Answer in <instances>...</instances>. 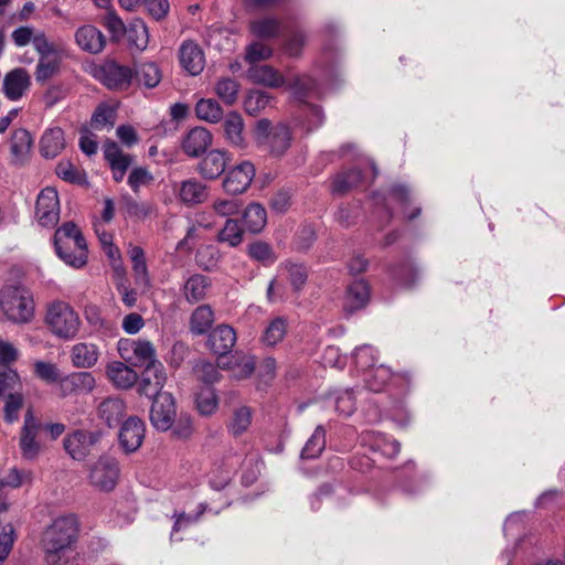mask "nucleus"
Returning a JSON list of instances; mask_svg holds the SVG:
<instances>
[{
  "label": "nucleus",
  "instance_id": "23",
  "mask_svg": "<svg viewBox=\"0 0 565 565\" xmlns=\"http://www.w3.org/2000/svg\"><path fill=\"white\" fill-rule=\"evenodd\" d=\"M76 44L85 52L97 54L106 44L104 34L94 25L87 24L78 28L75 32Z\"/></svg>",
  "mask_w": 565,
  "mask_h": 565
},
{
  "label": "nucleus",
  "instance_id": "32",
  "mask_svg": "<svg viewBox=\"0 0 565 565\" xmlns=\"http://www.w3.org/2000/svg\"><path fill=\"white\" fill-rule=\"evenodd\" d=\"M65 148L64 131L60 127L47 128L42 135L40 150L43 157L53 159Z\"/></svg>",
  "mask_w": 565,
  "mask_h": 565
},
{
  "label": "nucleus",
  "instance_id": "6",
  "mask_svg": "<svg viewBox=\"0 0 565 565\" xmlns=\"http://www.w3.org/2000/svg\"><path fill=\"white\" fill-rule=\"evenodd\" d=\"M94 76L107 88L116 92L128 90L135 81V70L116 61H106L95 70Z\"/></svg>",
  "mask_w": 565,
  "mask_h": 565
},
{
  "label": "nucleus",
  "instance_id": "26",
  "mask_svg": "<svg viewBox=\"0 0 565 565\" xmlns=\"http://www.w3.org/2000/svg\"><path fill=\"white\" fill-rule=\"evenodd\" d=\"M175 191L180 201L186 205L200 204L209 195L206 185L194 178L182 181Z\"/></svg>",
  "mask_w": 565,
  "mask_h": 565
},
{
  "label": "nucleus",
  "instance_id": "64",
  "mask_svg": "<svg viewBox=\"0 0 565 565\" xmlns=\"http://www.w3.org/2000/svg\"><path fill=\"white\" fill-rule=\"evenodd\" d=\"M22 405L23 396L20 392L9 394L4 404V420L9 424L17 422Z\"/></svg>",
  "mask_w": 565,
  "mask_h": 565
},
{
  "label": "nucleus",
  "instance_id": "44",
  "mask_svg": "<svg viewBox=\"0 0 565 565\" xmlns=\"http://www.w3.org/2000/svg\"><path fill=\"white\" fill-rule=\"evenodd\" d=\"M363 375L366 387L370 391L380 392L385 387L388 380L392 377V372L387 366L381 364L374 366Z\"/></svg>",
  "mask_w": 565,
  "mask_h": 565
},
{
  "label": "nucleus",
  "instance_id": "61",
  "mask_svg": "<svg viewBox=\"0 0 565 565\" xmlns=\"http://www.w3.org/2000/svg\"><path fill=\"white\" fill-rule=\"evenodd\" d=\"M153 181L152 173L142 167L134 168L128 175V184L135 193L140 191L141 186H147Z\"/></svg>",
  "mask_w": 565,
  "mask_h": 565
},
{
  "label": "nucleus",
  "instance_id": "3",
  "mask_svg": "<svg viewBox=\"0 0 565 565\" xmlns=\"http://www.w3.org/2000/svg\"><path fill=\"white\" fill-rule=\"evenodd\" d=\"M44 322L50 332L60 340H74L82 326L78 312L64 300H54L46 307Z\"/></svg>",
  "mask_w": 565,
  "mask_h": 565
},
{
  "label": "nucleus",
  "instance_id": "10",
  "mask_svg": "<svg viewBox=\"0 0 565 565\" xmlns=\"http://www.w3.org/2000/svg\"><path fill=\"white\" fill-rule=\"evenodd\" d=\"M255 172L254 164L248 160L228 169L223 180L224 191L232 195L245 192L249 188Z\"/></svg>",
  "mask_w": 565,
  "mask_h": 565
},
{
  "label": "nucleus",
  "instance_id": "33",
  "mask_svg": "<svg viewBox=\"0 0 565 565\" xmlns=\"http://www.w3.org/2000/svg\"><path fill=\"white\" fill-rule=\"evenodd\" d=\"M125 403L120 398H107L98 407L100 418L109 426L118 425L125 414Z\"/></svg>",
  "mask_w": 565,
  "mask_h": 565
},
{
  "label": "nucleus",
  "instance_id": "14",
  "mask_svg": "<svg viewBox=\"0 0 565 565\" xmlns=\"http://www.w3.org/2000/svg\"><path fill=\"white\" fill-rule=\"evenodd\" d=\"M96 385L94 375L89 372H74L60 380V395L65 397L70 395H81L90 393Z\"/></svg>",
  "mask_w": 565,
  "mask_h": 565
},
{
  "label": "nucleus",
  "instance_id": "1",
  "mask_svg": "<svg viewBox=\"0 0 565 565\" xmlns=\"http://www.w3.org/2000/svg\"><path fill=\"white\" fill-rule=\"evenodd\" d=\"M78 523L74 515L56 518L42 533L41 547L47 565H77L74 544Z\"/></svg>",
  "mask_w": 565,
  "mask_h": 565
},
{
  "label": "nucleus",
  "instance_id": "54",
  "mask_svg": "<svg viewBox=\"0 0 565 565\" xmlns=\"http://www.w3.org/2000/svg\"><path fill=\"white\" fill-rule=\"evenodd\" d=\"M352 359L355 366L365 374L367 371L375 366L376 350L371 345H361L356 348Z\"/></svg>",
  "mask_w": 565,
  "mask_h": 565
},
{
  "label": "nucleus",
  "instance_id": "31",
  "mask_svg": "<svg viewBox=\"0 0 565 565\" xmlns=\"http://www.w3.org/2000/svg\"><path fill=\"white\" fill-rule=\"evenodd\" d=\"M99 358V350L96 344L79 342L71 349L72 364L77 369L93 367Z\"/></svg>",
  "mask_w": 565,
  "mask_h": 565
},
{
  "label": "nucleus",
  "instance_id": "20",
  "mask_svg": "<svg viewBox=\"0 0 565 565\" xmlns=\"http://www.w3.org/2000/svg\"><path fill=\"white\" fill-rule=\"evenodd\" d=\"M180 64L190 75H199L205 66V56L202 49L193 41L182 43L179 50Z\"/></svg>",
  "mask_w": 565,
  "mask_h": 565
},
{
  "label": "nucleus",
  "instance_id": "35",
  "mask_svg": "<svg viewBox=\"0 0 565 565\" xmlns=\"http://www.w3.org/2000/svg\"><path fill=\"white\" fill-rule=\"evenodd\" d=\"M161 78L162 74L159 66L153 62H147L135 70L134 83L146 88H154L159 85Z\"/></svg>",
  "mask_w": 565,
  "mask_h": 565
},
{
  "label": "nucleus",
  "instance_id": "30",
  "mask_svg": "<svg viewBox=\"0 0 565 565\" xmlns=\"http://www.w3.org/2000/svg\"><path fill=\"white\" fill-rule=\"evenodd\" d=\"M211 285L210 277L202 274H193L184 281L182 292L186 301L195 303L206 297Z\"/></svg>",
  "mask_w": 565,
  "mask_h": 565
},
{
  "label": "nucleus",
  "instance_id": "62",
  "mask_svg": "<svg viewBox=\"0 0 565 565\" xmlns=\"http://www.w3.org/2000/svg\"><path fill=\"white\" fill-rule=\"evenodd\" d=\"M21 379L13 369H7L0 372V396L12 394L11 391L21 388Z\"/></svg>",
  "mask_w": 565,
  "mask_h": 565
},
{
  "label": "nucleus",
  "instance_id": "37",
  "mask_svg": "<svg viewBox=\"0 0 565 565\" xmlns=\"http://www.w3.org/2000/svg\"><path fill=\"white\" fill-rule=\"evenodd\" d=\"M126 35L129 45L136 47L138 51H143L148 46V28L141 19H135L129 23Z\"/></svg>",
  "mask_w": 565,
  "mask_h": 565
},
{
  "label": "nucleus",
  "instance_id": "36",
  "mask_svg": "<svg viewBox=\"0 0 565 565\" xmlns=\"http://www.w3.org/2000/svg\"><path fill=\"white\" fill-rule=\"evenodd\" d=\"M214 312L209 305L199 306L191 315L190 329L194 334H204L212 327Z\"/></svg>",
  "mask_w": 565,
  "mask_h": 565
},
{
  "label": "nucleus",
  "instance_id": "50",
  "mask_svg": "<svg viewBox=\"0 0 565 565\" xmlns=\"http://www.w3.org/2000/svg\"><path fill=\"white\" fill-rule=\"evenodd\" d=\"M362 179V174L360 170H350L348 172H343L338 174L331 185V191L333 194H343L356 186Z\"/></svg>",
  "mask_w": 565,
  "mask_h": 565
},
{
  "label": "nucleus",
  "instance_id": "42",
  "mask_svg": "<svg viewBox=\"0 0 565 565\" xmlns=\"http://www.w3.org/2000/svg\"><path fill=\"white\" fill-rule=\"evenodd\" d=\"M287 332V321L281 317L273 319L264 330L262 342L266 347H275L280 343Z\"/></svg>",
  "mask_w": 565,
  "mask_h": 565
},
{
  "label": "nucleus",
  "instance_id": "11",
  "mask_svg": "<svg viewBox=\"0 0 565 565\" xmlns=\"http://www.w3.org/2000/svg\"><path fill=\"white\" fill-rule=\"evenodd\" d=\"M174 398L169 393H162L153 398L150 409V420L158 430L166 431L170 429L175 420Z\"/></svg>",
  "mask_w": 565,
  "mask_h": 565
},
{
  "label": "nucleus",
  "instance_id": "28",
  "mask_svg": "<svg viewBox=\"0 0 565 565\" xmlns=\"http://www.w3.org/2000/svg\"><path fill=\"white\" fill-rule=\"evenodd\" d=\"M370 299V287L363 279L353 281L349 287L344 296L343 307L348 312L362 309L369 302Z\"/></svg>",
  "mask_w": 565,
  "mask_h": 565
},
{
  "label": "nucleus",
  "instance_id": "58",
  "mask_svg": "<svg viewBox=\"0 0 565 565\" xmlns=\"http://www.w3.org/2000/svg\"><path fill=\"white\" fill-rule=\"evenodd\" d=\"M220 260V254L214 246H203L198 249L195 262L204 270L214 269Z\"/></svg>",
  "mask_w": 565,
  "mask_h": 565
},
{
  "label": "nucleus",
  "instance_id": "27",
  "mask_svg": "<svg viewBox=\"0 0 565 565\" xmlns=\"http://www.w3.org/2000/svg\"><path fill=\"white\" fill-rule=\"evenodd\" d=\"M247 77L250 82L271 88H278L285 85V77L269 65H252L247 71Z\"/></svg>",
  "mask_w": 565,
  "mask_h": 565
},
{
  "label": "nucleus",
  "instance_id": "4",
  "mask_svg": "<svg viewBox=\"0 0 565 565\" xmlns=\"http://www.w3.org/2000/svg\"><path fill=\"white\" fill-rule=\"evenodd\" d=\"M0 309L11 322L28 323L34 317L33 296L29 290L21 287H3L0 290Z\"/></svg>",
  "mask_w": 565,
  "mask_h": 565
},
{
  "label": "nucleus",
  "instance_id": "63",
  "mask_svg": "<svg viewBox=\"0 0 565 565\" xmlns=\"http://www.w3.org/2000/svg\"><path fill=\"white\" fill-rule=\"evenodd\" d=\"M392 276L397 284L411 287L416 281L418 274L412 263H405L399 267L394 268L392 270Z\"/></svg>",
  "mask_w": 565,
  "mask_h": 565
},
{
  "label": "nucleus",
  "instance_id": "49",
  "mask_svg": "<svg viewBox=\"0 0 565 565\" xmlns=\"http://www.w3.org/2000/svg\"><path fill=\"white\" fill-rule=\"evenodd\" d=\"M239 84L231 77L220 78L215 84V94L226 105H233L237 100Z\"/></svg>",
  "mask_w": 565,
  "mask_h": 565
},
{
  "label": "nucleus",
  "instance_id": "43",
  "mask_svg": "<svg viewBox=\"0 0 565 565\" xmlns=\"http://www.w3.org/2000/svg\"><path fill=\"white\" fill-rule=\"evenodd\" d=\"M326 447V429L322 425L316 427L311 437L307 440L301 451V458L316 459Z\"/></svg>",
  "mask_w": 565,
  "mask_h": 565
},
{
  "label": "nucleus",
  "instance_id": "5",
  "mask_svg": "<svg viewBox=\"0 0 565 565\" xmlns=\"http://www.w3.org/2000/svg\"><path fill=\"white\" fill-rule=\"evenodd\" d=\"M254 140L259 150L280 157L290 147L291 132L284 124L273 126L268 119H260L254 130Z\"/></svg>",
  "mask_w": 565,
  "mask_h": 565
},
{
  "label": "nucleus",
  "instance_id": "56",
  "mask_svg": "<svg viewBox=\"0 0 565 565\" xmlns=\"http://www.w3.org/2000/svg\"><path fill=\"white\" fill-rule=\"evenodd\" d=\"M32 472L30 470H19L17 468L9 469L2 477H0L1 488H19L22 484L30 482Z\"/></svg>",
  "mask_w": 565,
  "mask_h": 565
},
{
  "label": "nucleus",
  "instance_id": "13",
  "mask_svg": "<svg viewBox=\"0 0 565 565\" xmlns=\"http://www.w3.org/2000/svg\"><path fill=\"white\" fill-rule=\"evenodd\" d=\"M213 142V136L204 127L190 129L182 138L181 149L191 158H198L206 152Z\"/></svg>",
  "mask_w": 565,
  "mask_h": 565
},
{
  "label": "nucleus",
  "instance_id": "12",
  "mask_svg": "<svg viewBox=\"0 0 565 565\" xmlns=\"http://www.w3.org/2000/svg\"><path fill=\"white\" fill-rule=\"evenodd\" d=\"M40 430V423L34 417L31 409L24 415V423L20 435V449L23 458L33 460L38 457L41 450L36 435Z\"/></svg>",
  "mask_w": 565,
  "mask_h": 565
},
{
  "label": "nucleus",
  "instance_id": "51",
  "mask_svg": "<svg viewBox=\"0 0 565 565\" xmlns=\"http://www.w3.org/2000/svg\"><path fill=\"white\" fill-rule=\"evenodd\" d=\"M408 198V190L404 185H395L392 188L388 198L385 199V205L388 206L393 203L398 204L402 209V213L404 214V216L412 220L420 213V210L416 207L413 212L408 213L406 211Z\"/></svg>",
  "mask_w": 565,
  "mask_h": 565
},
{
  "label": "nucleus",
  "instance_id": "52",
  "mask_svg": "<svg viewBox=\"0 0 565 565\" xmlns=\"http://www.w3.org/2000/svg\"><path fill=\"white\" fill-rule=\"evenodd\" d=\"M217 238L221 243H225L231 247L238 246L243 241V231L238 222L233 218H227Z\"/></svg>",
  "mask_w": 565,
  "mask_h": 565
},
{
  "label": "nucleus",
  "instance_id": "2",
  "mask_svg": "<svg viewBox=\"0 0 565 565\" xmlns=\"http://www.w3.org/2000/svg\"><path fill=\"white\" fill-rule=\"evenodd\" d=\"M57 256L73 268H82L87 263V245L74 223H65L54 234Z\"/></svg>",
  "mask_w": 565,
  "mask_h": 565
},
{
  "label": "nucleus",
  "instance_id": "34",
  "mask_svg": "<svg viewBox=\"0 0 565 565\" xmlns=\"http://www.w3.org/2000/svg\"><path fill=\"white\" fill-rule=\"evenodd\" d=\"M243 223L247 231L257 234L267 223V212L259 203L249 204L243 213Z\"/></svg>",
  "mask_w": 565,
  "mask_h": 565
},
{
  "label": "nucleus",
  "instance_id": "46",
  "mask_svg": "<svg viewBox=\"0 0 565 565\" xmlns=\"http://www.w3.org/2000/svg\"><path fill=\"white\" fill-rule=\"evenodd\" d=\"M222 367L231 369L237 379H245L254 372L255 362L252 356L235 354L230 358L227 363H223Z\"/></svg>",
  "mask_w": 565,
  "mask_h": 565
},
{
  "label": "nucleus",
  "instance_id": "17",
  "mask_svg": "<svg viewBox=\"0 0 565 565\" xmlns=\"http://www.w3.org/2000/svg\"><path fill=\"white\" fill-rule=\"evenodd\" d=\"M167 375L162 363H152L142 372L139 391L149 398L161 395L166 384Z\"/></svg>",
  "mask_w": 565,
  "mask_h": 565
},
{
  "label": "nucleus",
  "instance_id": "57",
  "mask_svg": "<svg viewBox=\"0 0 565 565\" xmlns=\"http://www.w3.org/2000/svg\"><path fill=\"white\" fill-rule=\"evenodd\" d=\"M280 270L287 271L288 279L296 291L305 286L308 274L302 265L288 262L280 266Z\"/></svg>",
  "mask_w": 565,
  "mask_h": 565
},
{
  "label": "nucleus",
  "instance_id": "55",
  "mask_svg": "<svg viewBox=\"0 0 565 565\" xmlns=\"http://www.w3.org/2000/svg\"><path fill=\"white\" fill-rule=\"evenodd\" d=\"M270 98L271 97L264 90L252 89L244 102L245 110L249 115L255 116L268 106Z\"/></svg>",
  "mask_w": 565,
  "mask_h": 565
},
{
  "label": "nucleus",
  "instance_id": "38",
  "mask_svg": "<svg viewBox=\"0 0 565 565\" xmlns=\"http://www.w3.org/2000/svg\"><path fill=\"white\" fill-rule=\"evenodd\" d=\"M328 402L333 405L334 411L344 417L352 415L355 411V396L353 391L343 390L332 393Z\"/></svg>",
  "mask_w": 565,
  "mask_h": 565
},
{
  "label": "nucleus",
  "instance_id": "16",
  "mask_svg": "<svg viewBox=\"0 0 565 565\" xmlns=\"http://www.w3.org/2000/svg\"><path fill=\"white\" fill-rule=\"evenodd\" d=\"M230 161L231 154L226 150L214 149L199 162L198 171L202 178L215 180L225 172Z\"/></svg>",
  "mask_w": 565,
  "mask_h": 565
},
{
  "label": "nucleus",
  "instance_id": "60",
  "mask_svg": "<svg viewBox=\"0 0 565 565\" xmlns=\"http://www.w3.org/2000/svg\"><path fill=\"white\" fill-rule=\"evenodd\" d=\"M248 255L263 264L270 265L275 263L276 256L273 248L265 242H255L248 246Z\"/></svg>",
  "mask_w": 565,
  "mask_h": 565
},
{
  "label": "nucleus",
  "instance_id": "18",
  "mask_svg": "<svg viewBox=\"0 0 565 565\" xmlns=\"http://www.w3.org/2000/svg\"><path fill=\"white\" fill-rule=\"evenodd\" d=\"M128 256L131 262V269L134 273L136 286L141 290L142 294L148 292L152 288V282L143 248L137 245H129Z\"/></svg>",
  "mask_w": 565,
  "mask_h": 565
},
{
  "label": "nucleus",
  "instance_id": "9",
  "mask_svg": "<svg viewBox=\"0 0 565 565\" xmlns=\"http://www.w3.org/2000/svg\"><path fill=\"white\" fill-rule=\"evenodd\" d=\"M35 216L43 227H53L57 224L60 220V200L54 188L47 186L39 193Z\"/></svg>",
  "mask_w": 565,
  "mask_h": 565
},
{
  "label": "nucleus",
  "instance_id": "7",
  "mask_svg": "<svg viewBox=\"0 0 565 565\" xmlns=\"http://www.w3.org/2000/svg\"><path fill=\"white\" fill-rule=\"evenodd\" d=\"M120 358L134 365L148 367L161 363L156 359V350L148 340L120 339L117 344Z\"/></svg>",
  "mask_w": 565,
  "mask_h": 565
},
{
  "label": "nucleus",
  "instance_id": "29",
  "mask_svg": "<svg viewBox=\"0 0 565 565\" xmlns=\"http://www.w3.org/2000/svg\"><path fill=\"white\" fill-rule=\"evenodd\" d=\"M224 134L227 142L237 149H246L247 141L244 136V120L236 113H230L224 120Z\"/></svg>",
  "mask_w": 565,
  "mask_h": 565
},
{
  "label": "nucleus",
  "instance_id": "40",
  "mask_svg": "<svg viewBox=\"0 0 565 565\" xmlns=\"http://www.w3.org/2000/svg\"><path fill=\"white\" fill-rule=\"evenodd\" d=\"M32 146V137L26 129L14 130L11 138V153L17 162H21L28 156Z\"/></svg>",
  "mask_w": 565,
  "mask_h": 565
},
{
  "label": "nucleus",
  "instance_id": "25",
  "mask_svg": "<svg viewBox=\"0 0 565 565\" xmlns=\"http://www.w3.org/2000/svg\"><path fill=\"white\" fill-rule=\"evenodd\" d=\"M107 379L121 390L130 388L138 380L137 372L121 361L109 362L106 366Z\"/></svg>",
  "mask_w": 565,
  "mask_h": 565
},
{
  "label": "nucleus",
  "instance_id": "59",
  "mask_svg": "<svg viewBox=\"0 0 565 565\" xmlns=\"http://www.w3.org/2000/svg\"><path fill=\"white\" fill-rule=\"evenodd\" d=\"M273 55V50L260 42H253L246 47L245 60L248 64L258 65V62L268 60Z\"/></svg>",
  "mask_w": 565,
  "mask_h": 565
},
{
  "label": "nucleus",
  "instance_id": "47",
  "mask_svg": "<svg viewBox=\"0 0 565 565\" xmlns=\"http://www.w3.org/2000/svg\"><path fill=\"white\" fill-rule=\"evenodd\" d=\"M250 33L259 39H270L280 31V22L274 18H263L250 22Z\"/></svg>",
  "mask_w": 565,
  "mask_h": 565
},
{
  "label": "nucleus",
  "instance_id": "8",
  "mask_svg": "<svg viewBox=\"0 0 565 565\" xmlns=\"http://www.w3.org/2000/svg\"><path fill=\"white\" fill-rule=\"evenodd\" d=\"M89 482L102 491H111L119 478L118 462L108 456L100 457L89 470Z\"/></svg>",
  "mask_w": 565,
  "mask_h": 565
},
{
  "label": "nucleus",
  "instance_id": "48",
  "mask_svg": "<svg viewBox=\"0 0 565 565\" xmlns=\"http://www.w3.org/2000/svg\"><path fill=\"white\" fill-rule=\"evenodd\" d=\"M252 424V409L247 406L236 408L227 424L228 431L234 436L244 434Z\"/></svg>",
  "mask_w": 565,
  "mask_h": 565
},
{
  "label": "nucleus",
  "instance_id": "53",
  "mask_svg": "<svg viewBox=\"0 0 565 565\" xmlns=\"http://www.w3.org/2000/svg\"><path fill=\"white\" fill-rule=\"evenodd\" d=\"M302 119L300 121L301 127L307 134L319 128L323 124V113L320 107L315 105H303L301 108Z\"/></svg>",
  "mask_w": 565,
  "mask_h": 565
},
{
  "label": "nucleus",
  "instance_id": "41",
  "mask_svg": "<svg viewBox=\"0 0 565 565\" xmlns=\"http://www.w3.org/2000/svg\"><path fill=\"white\" fill-rule=\"evenodd\" d=\"M195 114L201 120L216 124L223 117V109L216 100L202 98L195 105Z\"/></svg>",
  "mask_w": 565,
  "mask_h": 565
},
{
  "label": "nucleus",
  "instance_id": "24",
  "mask_svg": "<svg viewBox=\"0 0 565 565\" xmlns=\"http://www.w3.org/2000/svg\"><path fill=\"white\" fill-rule=\"evenodd\" d=\"M236 332L228 324H220L209 335V348L218 355L227 354L236 343Z\"/></svg>",
  "mask_w": 565,
  "mask_h": 565
},
{
  "label": "nucleus",
  "instance_id": "45",
  "mask_svg": "<svg viewBox=\"0 0 565 565\" xmlns=\"http://www.w3.org/2000/svg\"><path fill=\"white\" fill-rule=\"evenodd\" d=\"M196 408L204 416L212 415L218 406V398L210 385L202 387L195 396Z\"/></svg>",
  "mask_w": 565,
  "mask_h": 565
},
{
  "label": "nucleus",
  "instance_id": "15",
  "mask_svg": "<svg viewBox=\"0 0 565 565\" xmlns=\"http://www.w3.org/2000/svg\"><path fill=\"white\" fill-rule=\"evenodd\" d=\"M31 86V77L26 70L17 67L8 72L2 82L4 96L12 102L21 99Z\"/></svg>",
  "mask_w": 565,
  "mask_h": 565
},
{
  "label": "nucleus",
  "instance_id": "22",
  "mask_svg": "<svg viewBox=\"0 0 565 565\" xmlns=\"http://www.w3.org/2000/svg\"><path fill=\"white\" fill-rule=\"evenodd\" d=\"M363 444L374 454L382 455L387 458H393L401 450V445L397 440L392 439L379 431H366L362 436Z\"/></svg>",
  "mask_w": 565,
  "mask_h": 565
},
{
  "label": "nucleus",
  "instance_id": "19",
  "mask_svg": "<svg viewBox=\"0 0 565 565\" xmlns=\"http://www.w3.org/2000/svg\"><path fill=\"white\" fill-rule=\"evenodd\" d=\"M145 424L137 417H129L119 430V443L126 452H134L141 446L145 438Z\"/></svg>",
  "mask_w": 565,
  "mask_h": 565
},
{
  "label": "nucleus",
  "instance_id": "21",
  "mask_svg": "<svg viewBox=\"0 0 565 565\" xmlns=\"http://www.w3.org/2000/svg\"><path fill=\"white\" fill-rule=\"evenodd\" d=\"M96 438L92 433L76 430L64 439V449L75 460H84L90 452Z\"/></svg>",
  "mask_w": 565,
  "mask_h": 565
},
{
  "label": "nucleus",
  "instance_id": "39",
  "mask_svg": "<svg viewBox=\"0 0 565 565\" xmlns=\"http://www.w3.org/2000/svg\"><path fill=\"white\" fill-rule=\"evenodd\" d=\"M104 157L110 166V169L119 168L128 170L134 161V157L125 153L115 141H107L104 146Z\"/></svg>",
  "mask_w": 565,
  "mask_h": 565
}]
</instances>
